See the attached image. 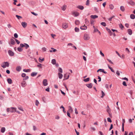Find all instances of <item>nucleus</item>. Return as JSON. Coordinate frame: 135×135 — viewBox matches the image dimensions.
Masks as SVG:
<instances>
[{"instance_id":"obj_41","label":"nucleus","mask_w":135,"mask_h":135,"mask_svg":"<svg viewBox=\"0 0 135 135\" xmlns=\"http://www.w3.org/2000/svg\"><path fill=\"white\" fill-rule=\"evenodd\" d=\"M107 120L108 122H110V123H111L112 122L111 120V119L110 118H107Z\"/></svg>"},{"instance_id":"obj_61","label":"nucleus","mask_w":135,"mask_h":135,"mask_svg":"<svg viewBox=\"0 0 135 135\" xmlns=\"http://www.w3.org/2000/svg\"><path fill=\"white\" fill-rule=\"evenodd\" d=\"M75 113L76 114H78V112L77 111V109L76 108H75Z\"/></svg>"},{"instance_id":"obj_37","label":"nucleus","mask_w":135,"mask_h":135,"mask_svg":"<svg viewBox=\"0 0 135 135\" xmlns=\"http://www.w3.org/2000/svg\"><path fill=\"white\" fill-rule=\"evenodd\" d=\"M101 24L104 26H106V24L104 22H102L101 23Z\"/></svg>"},{"instance_id":"obj_19","label":"nucleus","mask_w":135,"mask_h":135,"mask_svg":"<svg viewBox=\"0 0 135 135\" xmlns=\"http://www.w3.org/2000/svg\"><path fill=\"white\" fill-rule=\"evenodd\" d=\"M37 73L36 72H32L31 74V76L32 77H33L35 76H36L37 74Z\"/></svg>"},{"instance_id":"obj_39","label":"nucleus","mask_w":135,"mask_h":135,"mask_svg":"<svg viewBox=\"0 0 135 135\" xmlns=\"http://www.w3.org/2000/svg\"><path fill=\"white\" fill-rule=\"evenodd\" d=\"M42 51L44 52L46 51V49L45 47H42Z\"/></svg>"},{"instance_id":"obj_22","label":"nucleus","mask_w":135,"mask_h":135,"mask_svg":"<svg viewBox=\"0 0 135 135\" xmlns=\"http://www.w3.org/2000/svg\"><path fill=\"white\" fill-rule=\"evenodd\" d=\"M78 8L81 10H83L84 9V7L83 6H79L77 7Z\"/></svg>"},{"instance_id":"obj_26","label":"nucleus","mask_w":135,"mask_h":135,"mask_svg":"<svg viewBox=\"0 0 135 135\" xmlns=\"http://www.w3.org/2000/svg\"><path fill=\"white\" fill-rule=\"evenodd\" d=\"M5 131V128L4 127H2L1 128V132L2 133H3Z\"/></svg>"},{"instance_id":"obj_51","label":"nucleus","mask_w":135,"mask_h":135,"mask_svg":"<svg viewBox=\"0 0 135 135\" xmlns=\"http://www.w3.org/2000/svg\"><path fill=\"white\" fill-rule=\"evenodd\" d=\"M107 60L108 61H109L110 63L111 64H113V62L112 61H111L110 60H109V59H107Z\"/></svg>"},{"instance_id":"obj_33","label":"nucleus","mask_w":135,"mask_h":135,"mask_svg":"<svg viewBox=\"0 0 135 135\" xmlns=\"http://www.w3.org/2000/svg\"><path fill=\"white\" fill-rule=\"evenodd\" d=\"M108 68H109V69H110L111 70V71L112 72H113L114 73V71L113 70L112 68L110 67L108 65Z\"/></svg>"},{"instance_id":"obj_50","label":"nucleus","mask_w":135,"mask_h":135,"mask_svg":"<svg viewBox=\"0 0 135 135\" xmlns=\"http://www.w3.org/2000/svg\"><path fill=\"white\" fill-rule=\"evenodd\" d=\"M39 104V102L38 101V100H36V105L37 106Z\"/></svg>"},{"instance_id":"obj_40","label":"nucleus","mask_w":135,"mask_h":135,"mask_svg":"<svg viewBox=\"0 0 135 135\" xmlns=\"http://www.w3.org/2000/svg\"><path fill=\"white\" fill-rule=\"evenodd\" d=\"M89 0H87L86 2V5L88 6L89 5Z\"/></svg>"},{"instance_id":"obj_6","label":"nucleus","mask_w":135,"mask_h":135,"mask_svg":"<svg viewBox=\"0 0 135 135\" xmlns=\"http://www.w3.org/2000/svg\"><path fill=\"white\" fill-rule=\"evenodd\" d=\"M128 3L131 6H134L135 5V2L132 0H130L128 2Z\"/></svg>"},{"instance_id":"obj_8","label":"nucleus","mask_w":135,"mask_h":135,"mask_svg":"<svg viewBox=\"0 0 135 135\" xmlns=\"http://www.w3.org/2000/svg\"><path fill=\"white\" fill-rule=\"evenodd\" d=\"M8 53L9 55L11 56H13L14 55V52L11 50H9L8 51Z\"/></svg>"},{"instance_id":"obj_36","label":"nucleus","mask_w":135,"mask_h":135,"mask_svg":"<svg viewBox=\"0 0 135 135\" xmlns=\"http://www.w3.org/2000/svg\"><path fill=\"white\" fill-rule=\"evenodd\" d=\"M75 31L76 32H78L79 31V29L77 27H75Z\"/></svg>"},{"instance_id":"obj_25","label":"nucleus","mask_w":135,"mask_h":135,"mask_svg":"<svg viewBox=\"0 0 135 135\" xmlns=\"http://www.w3.org/2000/svg\"><path fill=\"white\" fill-rule=\"evenodd\" d=\"M130 17L132 19H133L135 18V15L133 14H131L130 15Z\"/></svg>"},{"instance_id":"obj_20","label":"nucleus","mask_w":135,"mask_h":135,"mask_svg":"<svg viewBox=\"0 0 135 135\" xmlns=\"http://www.w3.org/2000/svg\"><path fill=\"white\" fill-rule=\"evenodd\" d=\"M66 6L64 5L61 7V9L63 11H64L66 9Z\"/></svg>"},{"instance_id":"obj_5","label":"nucleus","mask_w":135,"mask_h":135,"mask_svg":"<svg viewBox=\"0 0 135 135\" xmlns=\"http://www.w3.org/2000/svg\"><path fill=\"white\" fill-rule=\"evenodd\" d=\"M21 25L24 28H25L27 26V24L25 22H22L21 23Z\"/></svg>"},{"instance_id":"obj_14","label":"nucleus","mask_w":135,"mask_h":135,"mask_svg":"<svg viewBox=\"0 0 135 135\" xmlns=\"http://www.w3.org/2000/svg\"><path fill=\"white\" fill-rule=\"evenodd\" d=\"M73 15L75 17H76L79 15V13L77 12H74L73 13Z\"/></svg>"},{"instance_id":"obj_59","label":"nucleus","mask_w":135,"mask_h":135,"mask_svg":"<svg viewBox=\"0 0 135 135\" xmlns=\"http://www.w3.org/2000/svg\"><path fill=\"white\" fill-rule=\"evenodd\" d=\"M22 77H24L26 76V74L25 73H22Z\"/></svg>"},{"instance_id":"obj_28","label":"nucleus","mask_w":135,"mask_h":135,"mask_svg":"<svg viewBox=\"0 0 135 135\" xmlns=\"http://www.w3.org/2000/svg\"><path fill=\"white\" fill-rule=\"evenodd\" d=\"M90 78H87L84 79L83 80L85 82H86L88 81H89Z\"/></svg>"},{"instance_id":"obj_42","label":"nucleus","mask_w":135,"mask_h":135,"mask_svg":"<svg viewBox=\"0 0 135 135\" xmlns=\"http://www.w3.org/2000/svg\"><path fill=\"white\" fill-rule=\"evenodd\" d=\"M134 119L133 118L132 119H129V123H132V120H133Z\"/></svg>"},{"instance_id":"obj_18","label":"nucleus","mask_w":135,"mask_h":135,"mask_svg":"<svg viewBox=\"0 0 135 135\" xmlns=\"http://www.w3.org/2000/svg\"><path fill=\"white\" fill-rule=\"evenodd\" d=\"M7 81L8 83L9 84H11L12 83V81L11 79L10 78L8 79H7Z\"/></svg>"},{"instance_id":"obj_9","label":"nucleus","mask_w":135,"mask_h":135,"mask_svg":"<svg viewBox=\"0 0 135 135\" xmlns=\"http://www.w3.org/2000/svg\"><path fill=\"white\" fill-rule=\"evenodd\" d=\"M80 28L82 30H85L87 29V27L84 25V26H81Z\"/></svg>"},{"instance_id":"obj_27","label":"nucleus","mask_w":135,"mask_h":135,"mask_svg":"<svg viewBox=\"0 0 135 135\" xmlns=\"http://www.w3.org/2000/svg\"><path fill=\"white\" fill-rule=\"evenodd\" d=\"M52 64L53 65H55L56 64V61L55 59H53L51 61Z\"/></svg>"},{"instance_id":"obj_23","label":"nucleus","mask_w":135,"mask_h":135,"mask_svg":"<svg viewBox=\"0 0 135 135\" xmlns=\"http://www.w3.org/2000/svg\"><path fill=\"white\" fill-rule=\"evenodd\" d=\"M58 75L59 76V78L60 79H61L62 78L63 76V75L62 74L60 73H58Z\"/></svg>"},{"instance_id":"obj_17","label":"nucleus","mask_w":135,"mask_h":135,"mask_svg":"<svg viewBox=\"0 0 135 135\" xmlns=\"http://www.w3.org/2000/svg\"><path fill=\"white\" fill-rule=\"evenodd\" d=\"M11 44L12 45H14L15 44L16 42L13 39H11Z\"/></svg>"},{"instance_id":"obj_63","label":"nucleus","mask_w":135,"mask_h":135,"mask_svg":"<svg viewBox=\"0 0 135 135\" xmlns=\"http://www.w3.org/2000/svg\"><path fill=\"white\" fill-rule=\"evenodd\" d=\"M116 73L118 76H119L120 75V74L118 71L117 70V71Z\"/></svg>"},{"instance_id":"obj_35","label":"nucleus","mask_w":135,"mask_h":135,"mask_svg":"<svg viewBox=\"0 0 135 135\" xmlns=\"http://www.w3.org/2000/svg\"><path fill=\"white\" fill-rule=\"evenodd\" d=\"M119 27L120 28L122 29H123L124 28V26L121 24H120L119 25Z\"/></svg>"},{"instance_id":"obj_38","label":"nucleus","mask_w":135,"mask_h":135,"mask_svg":"<svg viewBox=\"0 0 135 135\" xmlns=\"http://www.w3.org/2000/svg\"><path fill=\"white\" fill-rule=\"evenodd\" d=\"M94 21L93 20H91L90 21V23L92 25H94Z\"/></svg>"},{"instance_id":"obj_52","label":"nucleus","mask_w":135,"mask_h":135,"mask_svg":"<svg viewBox=\"0 0 135 135\" xmlns=\"http://www.w3.org/2000/svg\"><path fill=\"white\" fill-rule=\"evenodd\" d=\"M113 128V125L112 124H111L110 126V128L109 129V131H110Z\"/></svg>"},{"instance_id":"obj_57","label":"nucleus","mask_w":135,"mask_h":135,"mask_svg":"<svg viewBox=\"0 0 135 135\" xmlns=\"http://www.w3.org/2000/svg\"><path fill=\"white\" fill-rule=\"evenodd\" d=\"M16 16L17 17V18H18V19H20V18H22V17L21 16H18L17 15H16Z\"/></svg>"},{"instance_id":"obj_34","label":"nucleus","mask_w":135,"mask_h":135,"mask_svg":"<svg viewBox=\"0 0 135 135\" xmlns=\"http://www.w3.org/2000/svg\"><path fill=\"white\" fill-rule=\"evenodd\" d=\"M24 44L26 45V46H25L26 49H27L29 47V45L26 43H25Z\"/></svg>"},{"instance_id":"obj_24","label":"nucleus","mask_w":135,"mask_h":135,"mask_svg":"<svg viewBox=\"0 0 135 135\" xmlns=\"http://www.w3.org/2000/svg\"><path fill=\"white\" fill-rule=\"evenodd\" d=\"M120 9L122 11L124 12L125 10L124 7L123 6H121L120 7Z\"/></svg>"},{"instance_id":"obj_31","label":"nucleus","mask_w":135,"mask_h":135,"mask_svg":"<svg viewBox=\"0 0 135 135\" xmlns=\"http://www.w3.org/2000/svg\"><path fill=\"white\" fill-rule=\"evenodd\" d=\"M109 8L111 10L113 9L114 8V6L112 4H110L109 6Z\"/></svg>"},{"instance_id":"obj_2","label":"nucleus","mask_w":135,"mask_h":135,"mask_svg":"<svg viewBox=\"0 0 135 135\" xmlns=\"http://www.w3.org/2000/svg\"><path fill=\"white\" fill-rule=\"evenodd\" d=\"M90 38V37L88 34L85 33L83 36L84 39L86 41L88 40Z\"/></svg>"},{"instance_id":"obj_60","label":"nucleus","mask_w":135,"mask_h":135,"mask_svg":"<svg viewBox=\"0 0 135 135\" xmlns=\"http://www.w3.org/2000/svg\"><path fill=\"white\" fill-rule=\"evenodd\" d=\"M100 55L103 56L104 57V55L103 53L101 51H100Z\"/></svg>"},{"instance_id":"obj_21","label":"nucleus","mask_w":135,"mask_h":135,"mask_svg":"<svg viewBox=\"0 0 135 135\" xmlns=\"http://www.w3.org/2000/svg\"><path fill=\"white\" fill-rule=\"evenodd\" d=\"M90 17L91 18L93 19H95L98 17V16L96 15H92Z\"/></svg>"},{"instance_id":"obj_10","label":"nucleus","mask_w":135,"mask_h":135,"mask_svg":"<svg viewBox=\"0 0 135 135\" xmlns=\"http://www.w3.org/2000/svg\"><path fill=\"white\" fill-rule=\"evenodd\" d=\"M62 27L64 28H66L68 27V26L67 24L66 23H64L62 24Z\"/></svg>"},{"instance_id":"obj_56","label":"nucleus","mask_w":135,"mask_h":135,"mask_svg":"<svg viewBox=\"0 0 135 135\" xmlns=\"http://www.w3.org/2000/svg\"><path fill=\"white\" fill-rule=\"evenodd\" d=\"M7 26L9 28H10L12 27L11 25L10 24H8L7 25Z\"/></svg>"},{"instance_id":"obj_16","label":"nucleus","mask_w":135,"mask_h":135,"mask_svg":"<svg viewBox=\"0 0 135 135\" xmlns=\"http://www.w3.org/2000/svg\"><path fill=\"white\" fill-rule=\"evenodd\" d=\"M110 109L108 105L107 106V112L109 114V115H110Z\"/></svg>"},{"instance_id":"obj_43","label":"nucleus","mask_w":135,"mask_h":135,"mask_svg":"<svg viewBox=\"0 0 135 135\" xmlns=\"http://www.w3.org/2000/svg\"><path fill=\"white\" fill-rule=\"evenodd\" d=\"M85 23L86 24H88L89 23V21L87 19L85 18Z\"/></svg>"},{"instance_id":"obj_53","label":"nucleus","mask_w":135,"mask_h":135,"mask_svg":"<svg viewBox=\"0 0 135 135\" xmlns=\"http://www.w3.org/2000/svg\"><path fill=\"white\" fill-rule=\"evenodd\" d=\"M15 40L17 44H18L20 43V42L16 39H15Z\"/></svg>"},{"instance_id":"obj_32","label":"nucleus","mask_w":135,"mask_h":135,"mask_svg":"<svg viewBox=\"0 0 135 135\" xmlns=\"http://www.w3.org/2000/svg\"><path fill=\"white\" fill-rule=\"evenodd\" d=\"M17 50L19 52H21L22 51L23 49L20 47H18L17 48Z\"/></svg>"},{"instance_id":"obj_15","label":"nucleus","mask_w":135,"mask_h":135,"mask_svg":"<svg viewBox=\"0 0 135 135\" xmlns=\"http://www.w3.org/2000/svg\"><path fill=\"white\" fill-rule=\"evenodd\" d=\"M16 69L17 71H19L21 70V68L20 66H18L16 67Z\"/></svg>"},{"instance_id":"obj_48","label":"nucleus","mask_w":135,"mask_h":135,"mask_svg":"<svg viewBox=\"0 0 135 135\" xmlns=\"http://www.w3.org/2000/svg\"><path fill=\"white\" fill-rule=\"evenodd\" d=\"M122 84L123 85L125 86H127L126 82L125 81H124L123 82Z\"/></svg>"},{"instance_id":"obj_29","label":"nucleus","mask_w":135,"mask_h":135,"mask_svg":"<svg viewBox=\"0 0 135 135\" xmlns=\"http://www.w3.org/2000/svg\"><path fill=\"white\" fill-rule=\"evenodd\" d=\"M75 23L76 25H78L80 23V22L78 20H76L75 21Z\"/></svg>"},{"instance_id":"obj_1","label":"nucleus","mask_w":135,"mask_h":135,"mask_svg":"<svg viewBox=\"0 0 135 135\" xmlns=\"http://www.w3.org/2000/svg\"><path fill=\"white\" fill-rule=\"evenodd\" d=\"M9 66V64L7 62H4L1 65V66L3 68H4L6 67H8Z\"/></svg>"},{"instance_id":"obj_12","label":"nucleus","mask_w":135,"mask_h":135,"mask_svg":"<svg viewBox=\"0 0 135 135\" xmlns=\"http://www.w3.org/2000/svg\"><path fill=\"white\" fill-rule=\"evenodd\" d=\"M127 32L128 34L130 35H131L132 33V31L130 29H129L128 30Z\"/></svg>"},{"instance_id":"obj_58","label":"nucleus","mask_w":135,"mask_h":135,"mask_svg":"<svg viewBox=\"0 0 135 135\" xmlns=\"http://www.w3.org/2000/svg\"><path fill=\"white\" fill-rule=\"evenodd\" d=\"M51 49L54 52H55L56 51V49H54L53 47L51 48Z\"/></svg>"},{"instance_id":"obj_13","label":"nucleus","mask_w":135,"mask_h":135,"mask_svg":"<svg viewBox=\"0 0 135 135\" xmlns=\"http://www.w3.org/2000/svg\"><path fill=\"white\" fill-rule=\"evenodd\" d=\"M69 109L68 111V112H69L70 113H72L73 111V109L72 108L71 106H69Z\"/></svg>"},{"instance_id":"obj_62","label":"nucleus","mask_w":135,"mask_h":135,"mask_svg":"<svg viewBox=\"0 0 135 135\" xmlns=\"http://www.w3.org/2000/svg\"><path fill=\"white\" fill-rule=\"evenodd\" d=\"M67 115L69 117L71 118V117L70 116V113H69V112L67 111Z\"/></svg>"},{"instance_id":"obj_30","label":"nucleus","mask_w":135,"mask_h":135,"mask_svg":"<svg viewBox=\"0 0 135 135\" xmlns=\"http://www.w3.org/2000/svg\"><path fill=\"white\" fill-rule=\"evenodd\" d=\"M23 71L24 72H30L31 71V70L30 69H23Z\"/></svg>"},{"instance_id":"obj_49","label":"nucleus","mask_w":135,"mask_h":135,"mask_svg":"<svg viewBox=\"0 0 135 135\" xmlns=\"http://www.w3.org/2000/svg\"><path fill=\"white\" fill-rule=\"evenodd\" d=\"M39 59H40V60H39V62H42V61H44V58H42V59H40V58H39Z\"/></svg>"},{"instance_id":"obj_3","label":"nucleus","mask_w":135,"mask_h":135,"mask_svg":"<svg viewBox=\"0 0 135 135\" xmlns=\"http://www.w3.org/2000/svg\"><path fill=\"white\" fill-rule=\"evenodd\" d=\"M44 86H46L48 85L47 81V79H45L43 80L42 82Z\"/></svg>"},{"instance_id":"obj_64","label":"nucleus","mask_w":135,"mask_h":135,"mask_svg":"<svg viewBox=\"0 0 135 135\" xmlns=\"http://www.w3.org/2000/svg\"><path fill=\"white\" fill-rule=\"evenodd\" d=\"M98 30L97 29V28H95L94 30V32H98Z\"/></svg>"},{"instance_id":"obj_46","label":"nucleus","mask_w":135,"mask_h":135,"mask_svg":"<svg viewBox=\"0 0 135 135\" xmlns=\"http://www.w3.org/2000/svg\"><path fill=\"white\" fill-rule=\"evenodd\" d=\"M94 11H95L97 12H98V11L97 8L96 7H95L94 8Z\"/></svg>"},{"instance_id":"obj_7","label":"nucleus","mask_w":135,"mask_h":135,"mask_svg":"<svg viewBox=\"0 0 135 135\" xmlns=\"http://www.w3.org/2000/svg\"><path fill=\"white\" fill-rule=\"evenodd\" d=\"M26 83L25 81H23L21 83V85L22 87H23L26 86Z\"/></svg>"},{"instance_id":"obj_4","label":"nucleus","mask_w":135,"mask_h":135,"mask_svg":"<svg viewBox=\"0 0 135 135\" xmlns=\"http://www.w3.org/2000/svg\"><path fill=\"white\" fill-rule=\"evenodd\" d=\"M16 108L13 107H11L10 108V112L11 113L16 112Z\"/></svg>"},{"instance_id":"obj_11","label":"nucleus","mask_w":135,"mask_h":135,"mask_svg":"<svg viewBox=\"0 0 135 135\" xmlns=\"http://www.w3.org/2000/svg\"><path fill=\"white\" fill-rule=\"evenodd\" d=\"M86 86L89 88H92L93 85L92 83L87 84Z\"/></svg>"},{"instance_id":"obj_45","label":"nucleus","mask_w":135,"mask_h":135,"mask_svg":"<svg viewBox=\"0 0 135 135\" xmlns=\"http://www.w3.org/2000/svg\"><path fill=\"white\" fill-rule=\"evenodd\" d=\"M59 71L61 73L62 72V70L61 68H59Z\"/></svg>"},{"instance_id":"obj_55","label":"nucleus","mask_w":135,"mask_h":135,"mask_svg":"<svg viewBox=\"0 0 135 135\" xmlns=\"http://www.w3.org/2000/svg\"><path fill=\"white\" fill-rule=\"evenodd\" d=\"M14 36L15 38H17L18 37V36L16 33H15L14 34Z\"/></svg>"},{"instance_id":"obj_54","label":"nucleus","mask_w":135,"mask_h":135,"mask_svg":"<svg viewBox=\"0 0 135 135\" xmlns=\"http://www.w3.org/2000/svg\"><path fill=\"white\" fill-rule=\"evenodd\" d=\"M116 53L120 57H121V56L120 55L119 53L117 51H115Z\"/></svg>"},{"instance_id":"obj_44","label":"nucleus","mask_w":135,"mask_h":135,"mask_svg":"<svg viewBox=\"0 0 135 135\" xmlns=\"http://www.w3.org/2000/svg\"><path fill=\"white\" fill-rule=\"evenodd\" d=\"M102 96H101L102 98H103V97L105 95V94L104 93L103 91H102Z\"/></svg>"},{"instance_id":"obj_47","label":"nucleus","mask_w":135,"mask_h":135,"mask_svg":"<svg viewBox=\"0 0 135 135\" xmlns=\"http://www.w3.org/2000/svg\"><path fill=\"white\" fill-rule=\"evenodd\" d=\"M37 66L38 67L41 68L42 67V64H41L39 63V64L37 65Z\"/></svg>"}]
</instances>
